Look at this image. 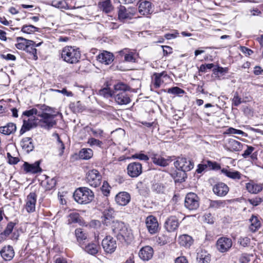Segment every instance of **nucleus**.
<instances>
[{"instance_id":"obj_45","label":"nucleus","mask_w":263,"mask_h":263,"mask_svg":"<svg viewBox=\"0 0 263 263\" xmlns=\"http://www.w3.org/2000/svg\"><path fill=\"white\" fill-rule=\"evenodd\" d=\"M15 223L12 222H10L8 223L5 230L1 233V235H5V236H9L12 232Z\"/></svg>"},{"instance_id":"obj_21","label":"nucleus","mask_w":263,"mask_h":263,"mask_svg":"<svg viewBox=\"0 0 263 263\" xmlns=\"http://www.w3.org/2000/svg\"><path fill=\"white\" fill-rule=\"evenodd\" d=\"M115 200L119 205L124 206L127 205L130 201V195L127 192H121L116 195Z\"/></svg>"},{"instance_id":"obj_17","label":"nucleus","mask_w":263,"mask_h":263,"mask_svg":"<svg viewBox=\"0 0 263 263\" xmlns=\"http://www.w3.org/2000/svg\"><path fill=\"white\" fill-rule=\"evenodd\" d=\"M139 12L143 15L151 14L153 12L152 3L147 1H139L138 3Z\"/></svg>"},{"instance_id":"obj_55","label":"nucleus","mask_w":263,"mask_h":263,"mask_svg":"<svg viewBox=\"0 0 263 263\" xmlns=\"http://www.w3.org/2000/svg\"><path fill=\"white\" fill-rule=\"evenodd\" d=\"M262 201V198L256 197L253 198L249 199L248 202L253 206H257Z\"/></svg>"},{"instance_id":"obj_58","label":"nucleus","mask_w":263,"mask_h":263,"mask_svg":"<svg viewBox=\"0 0 263 263\" xmlns=\"http://www.w3.org/2000/svg\"><path fill=\"white\" fill-rule=\"evenodd\" d=\"M16 41L18 42L20 41H25L26 47L35 45V42H34L33 41L27 40L23 37H17L16 38Z\"/></svg>"},{"instance_id":"obj_50","label":"nucleus","mask_w":263,"mask_h":263,"mask_svg":"<svg viewBox=\"0 0 263 263\" xmlns=\"http://www.w3.org/2000/svg\"><path fill=\"white\" fill-rule=\"evenodd\" d=\"M167 92L174 95H180L184 93V91L178 87H173L167 90Z\"/></svg>"},{"instance_id":"obj_1","label":"nucleus","mask_w":263,"mask_h":263,"mask_svg":"<svg viewBox=\"0 0 263 263\" xmlns=\"http://www.w3.org/2000/svg\"><path fill=\"white\" fill-rule=\"evenodd\" d=\"M129 89V87L123 83H118L114 85L113 98L116 103L120 105H127L130 103L132 100L127 92Z\"/></svg>"},{"instance_id":"obj_54","label":"nucleus","mask_w":263,"mask_h":263,"mask_svg":"<svg viewBox=\"0 0 263 263\" xmlns=\"http://www.w3.org/2000/svg\"><path fill=\"white\" fill-rule=\"evenodd\" d=\"M213 72L215 74H218V73L223 74L227 73L228 71V68L227 67H222L218 66L216 68H214L213 69Z\"/></svg>"},{"instance_id":"obj_59","label":"nucleus","mask_w":263,"mask_h":263,"mask_svg":"<svg viewBox=\"0 0 263 263\" xmlns=\"http://www.w3.org/2000/svg\"><path fill=\"white\" fill-rule=\"evenodd\" d=\"M90 131L92 132L94 136L96 137H102L103 134V130L101 129H93L91 128Z\"/></svg>"},{"instance_id":"obj_40","label":"nucleus","mask_w":263,"mask_h":263,"mask_svg":"<svg viewBox=\"0 0 263 263\" xmlns=\"http://www.w3.org/2000/svg\"><path fill=\"white\" fill-rule=\"evenodd\" d=\"M80 215L78 213L73 212L68 215V224L72 223H80L81 221Z\"/></svg>"},{"instance_id":"obj_3","label":"nucleus","mask_w":263,"mask_h":263,"mask_svg":"<svg viewBox=\"0 0 263 263\" xmlns=\"http://www.w3.org/2000/svg\"><path fill=\"white\" fill-rule=\"evenodd\" d=\"M81 52L79 48L67 46L64 47L61 52V58L69 64L78 63L81 58Z\"/></svg>"},{"instance_id":"obj_16","label":"nucleus","mask_w":263,"mask_h":263,"mask_svg":"<svg viewBox=\"0 0 263 263\" xmlns=\"http://www.w3.org/2000/svg\"><path fill=\"white\" fill-rule=\"evenodd\" d=\"M214 193L218 196H225L229 191V187L223 182H218L213 187Z\"/></svg>"},{"instance_id":"obj_8","label":"nucleus","mask_w":263,"mask_h":263,"mask_svg":"<svg viewBox=\"0 0 263 263\" xmlns=\"http://www.w3.org/2000/svg\"><path fill=\"white\" fill-rule=\"evenodd\" d=\"M232 246L231 239L226 237L218 238L216 242V248L221 253L227 252L232 247Z\"/></svg>"},{"instance_id":"obj_2","label":"nucleus","mask_w":263,"mask_h":263,"mask_svg":"<svg viewBox=\"0 0 263 263\" xmlns=\"http://www.w3.org/2000/svg\"><path fill=\"white\" fill-rule=\"evenodd\" d=\"M111 230L114 236L121 242L128 243L133 238L131 230L122 222L116 221L111 226Z\"/></svg>"},{"instance_id":"obj_49","label":"nucleus","mask_w":263,"mask_h":263,"mask_svg":"<svg viewBox=\"0 0 263 263\" xmlns=\"http://www.w3.org/2000/svg\"><path fill=\"white\" fill-rule=\"evenodd\" d=\"M25 50L27 52L32 54L33 55V58L34 60H36L37 59L36 49L35 48V45L27 46L25 48Z\"/></svg>"},{"instance_id":"obj_10","label":"nucleus","mask_w":263,"mask_h":263,"mask_svg":"<svg viewBox=\"0 0 263 263\" xmlns=\"http://www.w3.org/2000/svg\"><path fill=\"white\" fill-rule=\"evenodd\" d=\"M102 246L104 251L107 253H113L117 248L116 240L110 236H107L103 239Z\"/></svg>"},{"instance_id":"obj_12","label":"nucleus","mask_w":263,"mask_h":263,"mask_svg":"<svg viewBox=\"0 0 263 263\" xmlns=\"http://www.w3.org/2000/svg\"><path fill=\"white\" fill-rule=\"evenodd\" d=\"M146 228L151 234H156L158 232L159 224L157 218L152 216H148L145 221Z\"/></svg>"},{"instance_id":"obj_56","label":"nucleus","mask_w":263,"mask_h":263,"mask_svg":"<svg viewBox=\"0 0 263 263\" xmlns=\"http://www.w3.org/2000/svg\"><path fill=\"white\" fill-rule=\"evenodd\" d=\"M247 149H246L243 153L242 154V156L244 158H248L250 155L252 154L253 151L254 150V147L252 146L246 145Z\"/></svg>"},{"instance_id":"obj_53","label":"nucleus","mask_w":263,"mask_h":263,"mask_svg":"<svg viewBox=\"0 0 263 263\" xmlns=\"http://www.w3.org/2000/svg\"><path fill=\"white\" fill-rule=\"evenodd\" d=\"M132 158L133 159H138L140 160L148 161L149 160L148 157L144 154L137 153L132 155Z\"/></svg>"},{"instance_id":"obj_19","label":"nucleus","mask_w":263,"mask_h":263,"mask_svg":"<svg viewBox=\"0 0 263 263\" xmlns=\"http://www.w3.org/2000/svg\"><path fill=\"white\" fill-rule=\"evenodd\" d=\"M154 254L153 249L150 246H145L141 248L139 252V256L143 260L151 259Z\"/></svg>"},{"instance_id":"obj_6","label":"nucleus","mask_w":263,"mask_h":263,"mask_svg":"<svg viewBox=\"0 0 263 263\" xmlns=\"http://www.w3.org/2000/svg\"><path fill=\"white\" fill-rule=\"evenodd\" d=\"M184 206L190 211L197 210L199 206V198L194 193L187 194L184 200Z\"/></svg>"},{"instance_id":"obj_29","label":"nucleus","mask_w":263,"mask_h":263,"mask_svg":"<svg viewBox=\"0 0 263 263\" xmlns=\"http://www.w3.org/2000/svg\"><path fill=\"white\" fill-rule=\"evenodd\" d=\"M197 260L198 263H209L211 261V255L206 251L201 250L197 253Z\"/></svg>"},{"instance_id":"obj_22","label":"nucleus","mask_w":263,"mask_h":263,"mask_svg":"<svg viewBox=\"0 0 263 263\" xmlns=\"http://www.w3.org/2000/svg\"><path fill=\"white\" fill-rule=\"evenodd\" d=\"M3 258L6 261L11 260L14 256V251L12 246L8 245L4 247L0 251Z\"/></svg>"},{"instance_id":"obj_48","label":"nucleus","mask_w":263,"mask_h":263,"mask_svg":"<svg viewBox=\"0 0 263 263\" xmlns=\"http://www.w3.org/2000/svg\"><path fill=\"white\" fill-rule=\"evenodd\" d=\"M208 167H209L211 170H220L221 167L219 164L215 161H211L208 160L206 161Z\"/></svg>"},{"instance_id":"obj_4","label":"nucleus","mask_w":263,"mask_h":263,"mask_svg":"<svg viewBox=\"0 0 263 263\" xmlns=\"http://www.w3.org/2000/svg\"><path fill=\"white\" fill-rule=\"evenodd\" d=\"M76 201L80 204H87L90 202L93 198V192L88 187H81L77 189L73 194Z\"/></svg>"},{"instance_id":"obj_38","label":"nucleus","mask_w":263,"mask_h":263,"mask_svg":"<svg viewBox=\"0 0 263 263\" xmlns=\"http://www.w3.org/2000/svg\"><path fill=\"white\" fill-rule=\"evenodd\" d=\"M186 177V172L179 169L174 174V178L175 182H182L185 181Z\"/></svg>"},{"instance_id":"obj_15","label":"nucleus","mask_w":263,"mask_h":263,"mask_svg":"<svg viewBox=\"0 0 263 263\" xmlns=\"http://www.w3.org/2000/svg\"><path fill=\"white\" fill-rule=\"evenodd\" d=\"M37 196L34 192H31L26 198L25 209L28 213L35 211Z\"/></svg>"},{"instance_id":"obj_34","label":"nucleus","mask_w":263,"mask_h":263,"mask_svg":"<svg viewBox=\"0 0 263 263\" xmlns=\"http://www.w3.org/2000/svg\"><path fill=\"white\" fill-rule=\"evenodd\" d=\"M85 252L91 254L95 255L97 254L98 252L99 247L95 243H85L84 245V248H82Z\"/></svg>"},{"instance_id":"obj_43","label":"nucleus","mask_w":263,"mask_h":263,"mask_svg":"<svg viewBox=\"0 0 263 263\" xmlns=\"http://www.w3.org/2000/svg\"><path fill=\"white\" fill-rule=\"evenodd\" d=\"M99 95L107 98L109 97H113V91L108 87H105L100 89L99 91Z\"/></svg>"},{"instance_id":"obj_28","label":"nucleus","mask_w":263,"mask_h":263,"mask_svg":"<svg viewBox=\"0 0 263 263\" xmlns=\"http://www.w3.org/2000/svg\"><path fill=\"white\" fill-rule=\"evenodd\" d=\"M16 130V125L13 123H8L6 125L0 127V133L6 135L13 134Z\"/></svg>"},{"instance_id":"obj_60","label":"nucleus","mask_w":263,"mask_h":263,"mask_svg":"<svg viewBox=\"0 0 263 263\" xmlns=\"http://www.w3.org/2000/svg\"><path fill=\"white\" fill-rule=\"evenodd\" d=\"M56 136L57 137V140L58 144H59V148L61 152H60L59 155L62 156L63 154L64 150L65 149V146L61 139L60 138V137L58 134H56Z\"/></svg>"},{"instance_id":"obj_26","label":"nucleus","mask_w":263,"mask_h":263,"mask_svg":"<svg viewBox=\"0 0 263 263\" xmlns=\"http://www.w3.org/2000/svg\"><path fill=\"white\" fill-rule=\"evenodd\" d=\"M21 145L23 149L26 151L28 153L32 151L34 147L32 142V139L29 137L23 138L21 142Z\"/></svg>"},{"instance_id":"obj_63","label":"nucleus","mask_w":263,"mask_h":263,"mask_svg":"<svg viewBox=\"0 0 263 263\" xmlns=\"http://www.w3.org/2000/svg\"><path fill=\"white\" fill-rule=\"evenodd\" d=\"M208 167L206 162L204 164H199L196 172L198 174L202 173Z\"/></svg>"},{"instance_id":"obj_7","label":"nucleus","mask_w":263,"mask_h":263,"mask_svg":"<svg viewBox=\"0 0 263 263\" xmlns=\"http://www.w3.org/2000/svg\"><path fill=\"white\" fill-rule=\"evenodd\" d=\"M178 218L175 215H172L166 218L164 224L165 229L168 232L176 231L179 226Z\"/></svg>"},{"instance_id":"obj_14","label":"nucleus","mask_w":263,"mask_h":263,"mask_svg":"<svg viewBox=\"0 0 263 263\" xmlns=\"http://www.w3.org/2000/svg\"><path fill=\"white\" fill-rule=\"evenodd\" d=\"M55 115H51L46 112H42L39 114V117L42 118V122L45 124V127L50 129L57 124V122L54 118Z\"/></svg>"},{"instance_id":"obj_9","label":"nucleus","mask_w":263,"mask_h":263,"mask_svg":"<svg viewBox=\"0 0 263 263\" xmlns=\"http://www.w3.org/2000/svg\"><path fill=\"white\" fill-rule=\"evenodd\" d=\"M174 165L177 169L185 172L190 171L194 167L193 162L185 158H178L174 162Z\"/></svg>"},{"instance_id":"obj_11","label":"nucleus","mask_w":263,"mask_h":263,"mask_svg":"<svg viewBox=\"0 0 263 263\" xmlns=\"http://www.w3.org/2000/svg\"><path fill=\"white\" fill-rule=\"evenodd\" d=\"M127 174L131 177H137L142 172V164L139 162H132L127 167Z\"/></svg>"},{"instance_id":"obj_13","label":"nucleus","mask_w":263,"mask_h":263,"mask_svg":"<svg viewBox=\"0 0 263 263\" xmlns=\"http://www.w3.org/2000/svg\"><path fill=\"white\" fill-rule=\"evenodd\" d=\"M114 210L112 208H109L104 211L102 216V222L106 226H112L114 223L116 222L114 220Z\"/></svg>"},{"instance_id":"obj_52","label":"nucleus","mask_w":263,"mask_h":263,"mask_svg":"<svg viewBox=\"0 0 263 263\" xmlns=\"http://www.w3.org/2000/svg\"><path fill=\"white\" fill-rule=\"evenodd\" d=\"M238 242L243 247L249 246L250 243V239L248 237H240L238 240Z\"/></svg>"},{"instance_id":"obj_41","label":"nucleus","mask_w":263,"mask_h":263,"mask_svg":"<svg viewBox=\"0 0 263 263\" xmlns=\"http://www.w3.org/2000/svg\"><path fill=\"white\" fill-rule=\"evenodd\" d=\"M87 143L92 147H98L101 148L103 147V143L102 141L95 138H89L88 139Z\"/></svg>"},{"instance_id":"obj_51","label":"nucleus","mask_w":263,"mask_h":263,"mask_svg":"<svg viewBox=\"0 0 263 263\" xmlns=\"http://www.w3.org/2000/svg\"><path fill=\"white\" fill-rule=\"evenodd\" d=\"M242 103L241 99L239 97L238 92H235L232 99V105L238 106Z\"/></svg>"},{"instance_id":"obj_57","label":"nucleus","mask_w":263,"mask_h":263,"mask_svg":"<svg viewBox=\"0 0 263 263\" xmlns=\"http://www.w3.org/2000/svg\"><path fill=\"white\" fill-rule=\"evenodd\" d=\"M228 132L230 134L240 135L245 137L247 136V134L243 131L239 129H235L232 127L229 128L228 129Z\"/></svg>"},{"instance_id":"obj_35","label":"nucleus","mask_w":263,"mask_h":263,"mask_svg":"<svg viewBox=\"0 0 263 263\" xmlns=\"http://www.w3.org/2000/svg\"><path fill=\"white\" fill-rule=\"evenodd\" d=\"M179 242L181 246L190 247L193 242V239L191 236L187 234H183L179 236Z\"/></svg>"},{"instance_id":"obj_46","label":"nucleus","mask_w":263,"mask_h":263,"mask_svg":"<svg viewBox=\"0 0 263 263\" xmlns=\"http://www.w3.org/2000/svg\"><path fill=\"white\" fill-rule=\"evenodd\" d=\"M39 114H40V112L38 111V110L36 108H32L31 109L26 110L23 112V115L30 117V118L33 119L35 118L34 117H33L34 115L39 116Z\"/></svg>"},{"instance_id":"obj_32","label":"nucleus","mask_w":263,"mask_h":263,"mask_svg":"<svg viewBox=\"0 0 263 263\" xmlns=\"http://www.w3.org/2000/svg\"><path fill=\"white\" fill-rule=\"evenodd\" d=\"M251 224L249 227V229L252 232H255L260 227L261 223L258 218L253 215L250 219Z\"/></svg>"},{"instance_id":"obj_5","label":"nucleus","mask_w":263,"mask_h":263,"mask_svg":"<svg viewBox=\"0 0 263 263\" xmlns=\"http://www.w3.org/2000/svg\"><path fill=\"white\" fill-rule=\"evenodd\" d=\"M86 181L89 185L96 187L101 183L102 176L97 170H89L86 174Z\"/></svg>"},{"instance_id":"obj_37","label":"nucleus","mask_w":263,"mask_h":263,"mask_svg":"<svg viewBox=\"0 0 263 263\" xmlns=\"http://www.w3.org/2000/svg\"><path fill=\"white\" fill-rule=\"evenodd\" d=\"M248 191L252 194H257L262 190V186L260 184L248 183L246 184Z\"/></svg>"},{"instance_id":"obj_23","label":"nucleus","mask_w":263,"mask_h":263,"mask_svg":"<svg viewBox=\"0 0 263 263\" xmlns=\"http://www.w3.org/2000/svg\"><path fill=\"white\" fill-rule=\"evenodd\" d=\"M97 60L101 63L109 65L114 61V55L109 52L104 51L97 56Z\"/></svg>"},{"instance_id":"obj_18","label":"nucleus","mask_w":263,"mask_h":263,"mask_svg":"<svg viewBox=\"0 0 263 263\" xmlns=\"http://www.w3.org/2000/svg\"><path fill=\"white\" fill-rule=\"evenodd\" d=\"M135 13V10L128 9L122 5L119 7L118 18L120 20H123L127 18H130Z\"/></svg>"},{"instance_id":"obj_44","label":"nucleus","mask_w":263,"mask_h":263,"mask_svg":"<svg viewBox=\"0 0 263 263\" xmlns=\"http://www.w3.org/2000/svg\"><path fill=\"white\" fill-rule=\"evenodd\" d=\"M51 5L55 8L68 9V6L65 2L64 1H52Z\"/></svg>"},{"instance_id":"obj_39","label":"nucleus","mask_w":263,"mask_h":263,"mask_svg":"<svg viewBox=\"0 0 263 263\" xmlns=\"http://www.w3.org/2000/svg\"><path fill=\"white\" fill-rule=\"evenodd\" d=\"M80 158L88 160L93 156V152L90 148H83L79 152Z\"/></svg>"},{"instance_id":"obj_20","label":"nucleus","mask_w":263,"mask_h":263,"mask_svg":"<svg viewBox=\"0 0 263 263\" xmlns=\"http://www.w3.org/2000/svg\"><path fill=\"white\" fill-rule=\"evenodd\" d=\"M40 161H37L33 164H29L25 162L24 163V170L27 173H30L32 174H35L42 172V168L40 166Z\"/></svg>"},{"instance_id":"obj_33","label":"nucleus","mask_w":263,"mask_h":263,"mask_svg":"<svg viewBox=\"0 0 263 263\" xmlns=\"http://www.w3.org/2000/svg\"><path fill=\"white\" fill-rule=\"evenodd\" d=\"M228 145V148L231 151H239L242 148V144L234 139H230Z\"/></svg>"},{"instance_id":"obj_30","label":"nucleus","mask_w":263,"mask_h":263,"mask_svg":"<svg viewBox=\"0 0 263 263\" xmlns=\"http://www.w3.org/2000/svg\"><path fill=\"white\" fill-rule=\"evenodd\" d=\"M154 164L165 167L168 165L169 159H166L158 154H153L152 158Z\"/></svg>"},{"instance_id":"obj_27","label":"nucleus","mask_w":263,"mask_h":263,"mask_svg":"<svg viewBox=\"0 0 263 263\" xmlns=\"http://www.w3.org/2000/svg\"><path fill=\"white\" fill-rule=\"evenodd\" d=\"M75 234L81 247L84 248V245L88 241L87 235L80 228L76 230Z\"/></svg>"},{"instance_id":"obj_62","label":"nucleus","mask_w":263,"mask_h":263,"mask_svg":"<svg viewBox=\"0 0 263 263\" xmlns=\"http://www.w3.org/2000/svg\"><path fill=\"white\" fill-rule=\"evenodd\" d=\"M124 60L129 62H135L136 59L132 53L126 54L124 56Z\"/></svg>"},{"instance_id":"obj_36","label":"nucleus","mask_w":263,"mask_h":263,"mask_svg":"<svg viewBox=\"0 0 263 263\" xmlns=\"http://www.w3.org/2000/svg\"><path fill=\"white\" fill-rule=\"evenodd\" d=\"M99 6L100 9L106 13L110 12L113 9L110 0H106L101 2L99 4Z\"/></svg>"},{"instance_id":"obj_24","label":"nucleus","mask_w":263,"mask_h":263,"mask_svg":"<svg viewBox=\"0 0 263 263\" xmlns=\"http://www.w3.org/2000/svg\"><path fill=\"white\" fill-rule=\"evenodd\" d=\"M35 118H29L28 120H23V124L20 131V134L23 135L26 132L32 128L37 125Z\"/></svg>"},{"instance_id":"obj_47","label":"nucleus","mask_w":263,"mask_h":263,"mask_svg":"<svg viewBox=\"0 0 263 263\" xmlns=\"http://www.w3.org/2000/svg\"><path fill=\"white\" fill-rule=\"evenodd\" d=\"M224 202L221 200H210V208L218 209L221 206H223Z\"/></svg>"},{"instance_id":"obj_42","label":"nucleus","mask_w":263,"mask_h":263,"mask_svg":"<svg viewBox=\"0 0 263 263\" xmlns=\"http://www.w3.org/2000/svg\"><path fill=\"white\" fill-rule=\"evenodd\" d=\"M39 28L34 26L32 25H24L21 29V31L24 33L30 34L31 33H33L34 32L39 31Z\"/></svg>"},{"instance_id":"obj_61","label":"nucleus","mask_w":263,"mask_h":263,"mask_svg":"<svg viewBox=\"0 0 263 263\" xmlns=\"http://www.w3.org/2000/svg\"><path fill=\"white\" fill-rule=\"evenodd\" d=\"M7 157L8 159V162L10 164H15L19 161L18 158L11 156L10 154L9 153H7Z\"/></svg>"},{"instance_id":"obj_64","label":"nucleus","mask_w":263,"mask_h":263,"mask_svg":"<svg viewBox=\"0 0 263 263\" xmlns=\"http://www.w3.org/2000/svg\"><path fill=\"white\" fill-rule=\"evenodd\" d=\"M1 57L3 59L6 60L7 61H15L16 60V57L15 55L9 53L6 55L2 54Z\"/></svg>"},{"instance_id":"obj_25","label":"nucleus","mask_w":263,"mask_h":263,"mask_svg":"<svg viewBox=\"0 0 263 263\" xmlns=\"http://www.w3.org/2000/svg\"><path fill=\"white\" fill-rule=\"evenodd\" d=\"M221 172L227 177L234 180H239L241 179L242 176L238 171H233L230 168H223L221 170Z\"/></svg>"},{"instance_id":"obj_31","label":"nucleus","mask_w":263,"mask_h":263,"mask_svg":"<svg viewBox=\"0 0 263 263\" xmlns=\"http://www.w3.org/2000/svg\"><path fill=\"white\" fill-rule=\"evenodd\" d=\"M154 78V85L155 88H159L161 84L163 83V81L162 80V78H168V75L165 71H163L161 73H155L153 74Z\"/></svg>"}]
</instances>
